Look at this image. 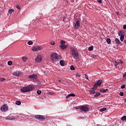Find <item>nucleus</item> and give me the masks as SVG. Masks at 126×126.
Wrapping results in <instances>:
<instances>
[{
	"label": "nucleus",
	"mask_w": 126,
	"mask_h": 126,
	"mask_svg": "<svg viewBox=\"0 0 126 126\" xmlns=\"http://www.w3.org/2000/svg\"><path fill=\"white\" fill-rule=\"evenodd\" d=\"M51 60L56 63L62 60V56L55 53L51 55Z\"/></svg>",
	"instance_id": "1"
},
{
	"label": "nucleus",
	"mask_w": 126,
	"mask_h": 126,
	"mask_svg": "<svg viewBox=\"0 0 126 126\" xmlns=\"http://www.w3.org/2000/svg\"><path fill=\"white\" fill-rule=\"evenodd\" d=\"M33 88V86H31V85H30L27 87H23L21 89V92H23V93L26 92H30L31 90H32Z\"/></svg>",
	"instance_id": "2"
},
{
	"label": "nucleus",
	"mask_w": 126,
	"mask_h": 126,
	"mask_svg": "<svg viewBox=\"0 0 126 126\" xmlns=\"http://www.w3.org/2000/svg\"><path fill=\"white\" fill-rule=\"evenodd\" d=\"M71 54H72L73 58H74V59H75V60H78V59H79V55H78V53H77L76 52V51H75L74 50H73L72 51Z\"/></svg>",
	"instance_id": "3"
},
{
	"label": "nucleus",
	"mask_w": 126,
	"mask_h": 126,
	"mask_svg": "<svg viewBox=\"0 0 126 126\" xmlns=\"http://www.w3.org/2000/svg\"><path fill=\"white\" fill-rule=\"evenodd\" d=\"M0 110L1 112H6L8 110V107L5 104L3 105L1 107Z\"/></svg>",
	"instance_id": "4"
},
{
	"label": "nucleus",
	"mask_w": 126,
	"mask_h": 126,
	"mask_svg": "<svg viewBox=\"0 0 126 126\" xmlns=\"http://www.w3.org/2000/svg\"><path fill=\"white\" fill-rule=\"evenodd\" d=\"M80 27V21L77 20L74 25V28L75 29H78Z\"/></svg>",
	"instance_id": "5"
},
{
	"label": "nucleus",
	"mask_w": 126,
	"mask_h": 126,
	"mask_svg": "<svg viewBox=\"0 0 126 126\" xmlns=\"http://www.w3.org/2000/svg\"><path fill=\"white\" fill-rule=\"evenodd\" d=\"M42 48L39 46H34L33 48L32 49V52H36L37 51H41Z\"/></svg>",
	"instance_id": "6"
},
{
	"label": "nucleus",
	"mask_w": 126,
	"mask_h": 126,
	"mask_svg": "<svg viewBox=\"0 0 126 126\" xmlns=\"http://www.w3.org/2000/svg\"><path fill=\"white\" fill-rule=\"evenodd\" d=\"M80 109L83 112H88L89 111V108L86 106H82L80 108Z\"/></svg>",
	"instance_id": "7"
},
{
	"label": "nucleus",
	"mask_w": 126,
	"mask_h": 126,
	"mask_svg": "<svg viewBox=\"0 0 126 126\" xmlns=\"http://www.w3.org/2000/svg\"><path fill=\"white\" fill-rule=\"evenodd\" d=\"M42 59H43V56L41 55H38L35 59L36 63H40V62L42 61Z\"/></svg>",
	"instance_id": "8"
},
{
	"label": "nucleus",
	"mask_w": 126,
	"mask_h": 126,
	"mask_svg": "<svg viewBox=\"0 0 126 126\" xmlns=\"http://www.w3.org/2000/svg\"><path fill=\"white\" fill-rule=\"evenodd\" d=\"M35 118L37 119V120H45V117L42 116V115H36L35 116Z\"/></svg>",
	"instance_id": "9"
},
{
	"label": "nucleus",
	"mask_w": 126,
	"mask_h": 126,
	"mask_svg": "<svg viewBox=\"0 0 126 126\" xmlns=\"http://www.w3.org/2000/svg\"><path fill=\"white\" fill-rule=\"evenodd\" d=\"M13 75L14 76H19L20 75H22V72L20 71H16L13 73Z\"/></svg>",
	"instance_id": "10"
},
{
	"label": "nucleus",
	"mask_w": 126,
	"mask_h": 126,
	"mask_svg": "<svg viewBox=\"0 0 126 126\" xmlns=\"http://www.w3.org/2000/svg\"><path fill=\"white\" fill-rule=\"evenodd\" d=\"M29 78L30 79H36L37 78L36 74H32L29 76Z\"/></svg>",
	"instance_id": "11"
},
{
	"label": "nucleus",
	"mask_w": 126,
	"mask_h": 126,
	"mask_svg": "<svg viewBox=\"0 0 126 126\" xmlns=\"http://www.w3.org/2000/svg\"><path fill=\"white\" fill-rule=\"evenodd\" d=\"M70 97H75V95L74 94H70L67 95V96H66V99H69Z\"/></svg>",
	"instance_id": "12"
},
{
	"label": "nucleus",
	"mask_w": 126,
	"mask_h": 126,
	"mask_svg": "<svg viewBox=\"0 0 126 126\" xmlns=\"http://www.w3.org/2000/svg\"><path fill=\"white\" fill-rule=\"evenodd\" d=\"M115 42H116V44H118V45L122 46V42H121V41H120V40L119 39L116 38Z\"/></svg>",
	"instance_id": "13"
},
{
	"label": "nucleus",
	"mask_w": 126,
	"mask_h": 126,
	"mask_svg": "<svg viewBox=\"0 0 126 126\" xmlns=\"http://www.w3.org/2000/svg\"><path fill=\"white\" fill-rule=\"evenodd\" d=\"M119 36H122V35H125V32L123 30L120 31L118 32Z\"/></svg>",
	"instance_id": "14"
},
{
	"label": "nucleus",
	"mask_w": 126,
	"mask_h": 126,
	"mask_svg": "<svg viewBox=\"0 0 126 126\" xmlns=\"http://www.w3.org/2000/svg\"><path fill=\"white\" fill-rule=\"evenodd\" d=\"M103 82V80H98L96 81V83L98 84V86H100Z\"/></svg>",
	"instance_id": "15"
},
{
	"label": "nucleus",
	"mask_w": 126,
	"mask_h": 126,
	"mask_svg": "<svg viewBox=\"0 0 126 126\" xmlns=\"http://www.w3.org/2000/svg\"><path fill=\"white\" fill-rule=\"evenodd\" d=\"M60 48L62 49V50H64L65 49H66L67 48V45H60Z\"/></svg>",
	"instance_id": "16"
},
{
	"label": "nucleus",
	"mask_w": 126,
	"mask_h": 126,
	"mask_svg": "<svg viewBox=\"0 0 126 126\" xmlns=\"http://www.w3.org/2000/svg\"><path fill=\"white\" fill-rule=\"evenodd\" d=\"M60 64L62 66H63L64 65V61L61 60L60 61Z\"/></svg>",
	"instance_id": "17"
},
{
	"label": "nucleus",
	"mask_w": 126,
	"mask_h": 126,
	"mask_svg": "<svg viewBox=\"0 0 126 126\" xmlns=\"http://www.w3.org/2000/svg\"><path fill=\"white\" fill-rule=\"evenodd\" d=\"M108 91V89H106L105 90L104 89H101L100 90V92H101V93H105Z\"/></svg>",
	"instance_id": "18"
},
{
	"label": "nucleus",
	"mask_w": 126,
	"mask_h": 126,
	"mask_svg": "<svg viewBox=\"0 0 126 126\" xmlns=\"http://www.w3.org/2000/svg\"><path fill=\"white\" fill-rule=\"evenodd\" d=\"M95 94L94 95V97H98L101 95V94L99 92H95Z\"/></svg>",
	"instance_id": "19"
},
{
	"label": "nucleus",
	"mask_w": 126,
	"mask_h": 126,
	"mask_svg": "<svg viewBox=\"0 0 126 126\" xmlns=\"http://www.w3.org/2000/svg\"><path fill=\"white\" fill-rule=\"evenodd\" d=\"M90 94H91V95H94V94H95V93H96V92H95V91L94 90H90Z\"/></svg>",
	"instance_id": "20"
},
{
	"label": "nucleus",
	"mask_w": 126,
	"mask_h": 126,
	"mask_svg": "<svg viewBox=\"0 0 126 126\" xmlns=\"http://www.w3.org/2000/svg\"><path fill=\"white\" fill-rule=\"evenodd\" d=\"M124 39H125V35H122L120 36V40L122 42L124 41Z\"/></svg>",
	"instance_id": "21"
},
{
	"label": "nucleus",
	"mask_w": 126,
	"mask_h": 126,
	"mask_svg": "<svg viewBox=\"0 0 126 126\" xmlns=\"http://www.w3.org/2000/svg\"><path fill=\"white\" fill-rule=\"evenodd\" d=\"M106 110H107V108L106 107H103L99 109V112H104V111H106Z\"/></svg>",
	"instance_id": "22"
},
{
	"label": "nucleus",
	"mask_w": 126,
	"mask_h": 126,
	"mask_svg": "<svg viewBox=\"0 0 126 126\" xmlns=\"http://www.w3.org/2000/svg\"><path fill=\"white\" fill-rule=\"evenodd\" d=\"M16 105H18L19 106L20 105H21V101H16L15 102Z\"/></svg>",
	"instance_id": "23"
},
{
	"label": "nucleus",
	"mask_w": 126,
	"mask_h": 126,
	"mask_svg": "<svg viewBox=\"0 0 126 126\" xmlns=\"http://www.w3.org/2000/svg\"><path fill=\"white\" fill-rule=\"evenodd\" d=\"M93 46H90L88 48V50L90 51V52H91V51H93Z\"/></svg>",
	"instance_id": "24"
},
{
	"label": "nucleus",
	"mask_w": 126,
	"mask_h": 126,
	"mask_svg": "<svg viewBox=\"0 0 126 126\" xmlns=\"http://www.w3.org/2000/svg\"><path fill=\"white\" fill-rule=\"evenodd\" d=\"M106 42L107 44H111V39L110 38H107Z\"/></svg>",
	"instance_id": "25"
},
{
	"label": "nucleus",
	"mask_w": 126,
	"mask_h": 126,
	"mask_svg": "<svg viewBox=\"0 0 126 126\" xmlns=\"http://www.w3.org/2000/svg\"><path fill=\"white\" fill-rule=\"evenodd\" d=\"M70 69H71V70H75V68L73 65H71Z\"/></svg>",
	"instance_id": "26"
},
{
	"label": "nucleus",
	"mask_w": 126,
	"mask_h": 126,
	"mask_svg": "<svg viewBox=\"0 0 126 126\" xmlns=\"http://www.w3.org/2000/svg\"><path fill=\"white\" fill-rule=\"evenodd\" d=\"M121 121H126V116H124L121 118Z\"/></svg>",
	"instance_id": "27"
},
{
	"label": "nucleus",
	"mask_w": 126,
	"mask_h": 126,
	"mask_svg": "<svg viewBox=\"0 0 126 126\" xmlns=\"http://www.w3.org/2000/svg\"><path fill=\"white\" fill-rule=\"evenodd\" d=\"M22 59L24 62H26V61L27 60V57H23Z\"/></svg>",
	"instance_id": "28"
},
{
	"label": "nucleus",
	"mask_w": 126,
	"mask_h": 126,
	"mask_svg": "<svg viewBox=\"0 0 126 126\" xmlns=\"http://www.w3.org/2000/svg\"><path fill=\"white\" fill-rule=\"evenodd\" d=\"M60 44L61 45H64V44H65V41H63V40H61L60 41Z\"/></svg>",
	"instance_id": "29"
},
{
	"label": "nucleus",
	"mask_w": 126,
	"mask_h": 126,
	"mask_svg": "<svg viewBox=\"0 0 126 126\" xmlns=\"http://www.w3.org/2000/svg\"><path fill=\"white\" fill-rule=\"evenodd\" d=\"M13 11H14V10L10 9L8 11V13L10 14V13H12L13 12Z\"/></svg>",
	"instance_id": "30"
},
{
	"label": "nucleus",
	"mask_w": 126,
	"mask_h": 126,
	"mask_svg": "<svg viewBox=\"0 0 126 126\" xmlns=\"http://www.w3.org/2000/svg\"><path fill=\"white\" fill-rule=\"evenodd\" d=\"M41 93H42V91H41L40 90H37V95L41 94Z\"/></svg>",
	"instance_id": "31"
},
{
	"label": "nucleus",
	"mask_w": 126,
	"mask_h": 126,
	"mask_svg": "<svg viewBox=\"0 0 126 126\" xmlns=\"http://www.w3.org/2000/svg\"><path fill=\"white\" fill-rule=\"evenodd\" d=\"M50 45H52L53 46H54V45L56 44L55 41H52L51 42H50Z\"/></svg>",
	"instance_id": "32"
},
{
	"label": "nucleus",
	"mask_w": 126,
	"mask_h": 126,
	"mask_svg": "<svg viewBox=\"0 0 126 126\" xmlns=\"http://www.w3.org/2000/svg\"><path fill=\"white\" fill-rule=\"evenodd\" d=\"M28 45H33V41L30 40L28 42Z\"/></svg>",
	"instance_id": "33"
},
{
	"label": "nucleus",
	"mask_w": 126,
	"mask_h": 126,
	"mask_svg": "<svg viewBox=\"0 0 126 126\" xmlns=\"http://www.w3.org/2000/svg\"><path fill=\"white\" fill-rule=\"evenodd\" d=\"M121 89H125L126 88V85L123 84L121 87Z\"/></svg>",
	"instance_id": "34"
},
{
	"label": "nucleus",
	"mask_w": 126,
	"mask_h": 126,
	"mask_svg": "<svg viewBox=\"0 0 126 126\" xmlns=\"http://www.w3.org/2000/svg\"><path fill=\"white\" fill-rule=\"evenodd\" d=\"M7 120H8L9 121H12L13 120H15V118H7Z\"/></svg>",
	"instance_id": "35"
},
{
	"label": "nucleus",
	"mask_w": 126,
	"mask_h": 126,
	"mask_svg": "<svg viewBox=\"0 0 126 126\" xmlns=\"http://www.w3.org/2000/svg\"><path fill=\"white\" fill-rule=\"evenodd\" d=\"M94 86L95 88V89H97V88L98 87V86H99V85L97 83H95L94 84Z\"/></svg>",
	"instance_id": "36"
},
{
	"label": "nucleus",
	"mask_w": 126,
	"mask_h": 126,
	"mask_svg": "<svg viewBox=\"0 0 126 126\" xmlns=\"http://www.w3.org/2000/svg\"><path fill=\"white\" fill-rule=\"evenodd\" d=\"M5 80V79L4 78H0V82H2V81H4Z\"/></svg>",
	"instance_id": "37"
},
{
	"label": "nucleus",
	"mask_w": 126,
	"mask_h": 126,
	"mask_svg": "<svg viewBox=\"0 0 126 126\" xmlns=\"http://www.w3.org/2000/svg\"><path fill=\"white\" fill-rule=\"evenodd\" d=\"M118 64H119V63L117 62V61H115L114 65L115 66H117V65H118Z\"/></svg>",
	"instance_id": "38"
},
{
	"label": "nucleus",
	"mask_w": 126,
	"mask_h": 126,
	"mask_svg": "<svg viewBox=\"0 0 126 126\" xmlns=\"http://www.w3.org/2000/svg\"><path fill=\"white\" fill-rule=\"evenodd\" d=\"M8 65H11V64H12V62L8 61Z\"/></svg>",
	"instance_id": "39"
},
{
	"label": "nucleus",
	"mask_w": 126,
	"mask_h": 126,
	"mask_svg": "<svg viewBox=\"0 0 126 126\" xmlns=\"http://www.w3.org/2000/svg\"><path fill=\"white\" fill-rule=\"evenodd\" d=\"M16 8H17V9H19V10L20 9V6L18 4H17L16 5Z\"/></svg>",
	"instance_id": "40"
},
{
	"label": "nucleus",
	"mask_w": 126,
	"mask_h": 126,
	"mask_svg": "<svg viewBox=\"0 0 126 126\" xmlns=\"http://www.w3.org/2000/svg\"><path fill=\"white\" fill-rule=\"evenodd\" d=\"M85 77L88 80H89V79L88 78V75L87 74H85Z\"/></svg>",
	"instance_id": "41"
},
{
	"label": "nucleus",
	"mask_w": 126,
	"mask_h": 126,
	"mask_svg": "<svg viewBox=\"0 0 126 126\" xmlns=\"http://www.w3.org/2000/svg\"><path fill=\"white\" fill-rule=\"evenodd\" d=\"M120 96H124V92H121L120 93Z\"/></svg>",
	"instance_id": "42"
},
{
	"label": "nucleus",
	"mask_w": 126,
	"mask_h": 126,
	"mask_svg": "<svg viewBox=\"0 0 126 126\" xmlns=\"http://www.w3.org/2000/svg\"><path fill=\"white\" fill-rule=\"evenodd\" d=\"M97 1L98 3H102V0H97Z\"/></svg>",
	"instance_id": "43"
},
{
	"label": "nucleus",
	"mask_w": 126,
	"mask_h": 126,
	"mask_svg": "<svg viewBox=\"0 0 126 126\" xmlns=\"http://www.w3.org/2000/svg\"><path fill=\"white\" fill-rule=\"evenodd\" d=\"M48 94H49V95H53V94H54V93H53V92H48Z\"/></svg>",
	"instance_id": "44"
},
{
	"label": "nucleus",
	"mask_w": 126,
	"mask_h": 126,
	"mask_svg": "<svg viewBox=\"0 0 126 126\" xmlns=\"http://www.w3.org/2000/svg\"><path fill=\"white\" fill-rule=\"evenodd\" d=\"M92 58H93V59H95V58H96V55H92Z\"/></svg>",
	"instance_id": "45"
},
{
	"label": "nucleus",
	"mask_w": 126,
	"mask_h": 126,
	"mask_svg": "<svg viewBox=\"0 0 126 126\" xmlns=\"http://www.w3.org/2000/svg\"><path fill=\"white\" fill-rule=\"evenodd\" d=\"M76 77H80V75H78V74H76Z\"/></svg>",
	"instance_id": "46"
},
{
	"label": "nucleus",
	"mask_w": 126,
	"mask_h": 126,
	"mask_svg": "<svg viewBox=\"0 0 126 126\" xmlns=\"http://www.w3.org/2000/svg\"><path fill=\"white\" fill-rule=\"evenodd\" d=\"M124 29H126V25H124L123 26Z\"/></svg>",
	"instance_id": "47"
},
{
	"label": "nucleus",
	"mask_w": 126,
	"mask_h": 126,
	"mask_svg": "<svg viewBox=\"0 0 126 126\" xmlns=\"http://www.w3.org/2000/svg\"><path fill=\"white\" fill-rule=\"evenodd\" d=\"M126 77V72L123 75V77Z\"/></svg>",
	"instance_id": "48"
},
{
	"label": "nucleus",
	"mask_w": 126,
	"mask_h": 126,
	"mask_svg": "<svg viewBox=\"0 0 126 126\" xmlns=\"http://www.w3.org/2000/svg\"><path fill=\"white\" fill-rule=\"evenodd\" d=\"M120 63H124V62H123L122 60H120Z\"/></svg>",
	"instance_id": "49"
},
{
	"label": "nucleus",
	"mask_w": 126,
	"mask_h": 126,
	"mask_svg": "<svg viewBox=\"0 0 126 126\" xmlns=\"http://www.w3.org/2000/svg\"><path fill=\"white\" fill-rule=\"evenodd\" d=\"M92 89H93V90H94V89H96V88L94 87V86L92 88Z\"/></svg>",
	"instance_id": "50"
},
{
	"label": "nucleus",
	"mask_w": 126,
	"mask_h": 126,
	"mask_svg": "<svg viewBox=\"0 0 126 126\" xmlns=\"http://www.w3.org/2000/svg\"><path fill=\"white\" fill-rule=\"evenodd\" d=\"M58 81H59V82H60V83L62 82V80H59Z\"/></svg>",
	"instance_id": "51"
},
{
	"label": "nucleus",
	"mask_w": 126,
	"mask_h": 126,
	"mask_svg": "<svg viewBox=\"0 0 126 126\" xmlns=\"http://www.w3.org/2000/svg\"><path fill=\"white\" fill-rule=\"evenodd\" d=\"M124 42L125 43V44H126V40H124Z\"/></svg>",
	"instance_id": "52"
},
{
	"label": "nucleus",
	"mask_w": 126,
	"mask_h": 126,
	"mask_svg": "<svg viewBox=\"0 0 126 126\" xmlns=\"http://www.w3.org/2000/svg\"><path fill=\"white\" fill-rule=\"evenodd\" d=\"M116 13L117 14V15H119V12H117Z\"/></svg>",
	"instance_id": "53"
}]
</instances>
